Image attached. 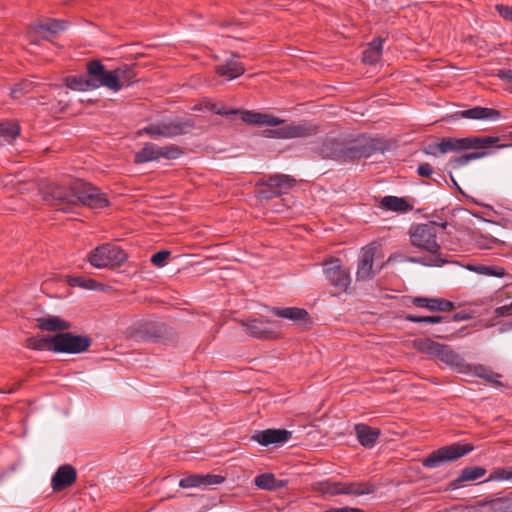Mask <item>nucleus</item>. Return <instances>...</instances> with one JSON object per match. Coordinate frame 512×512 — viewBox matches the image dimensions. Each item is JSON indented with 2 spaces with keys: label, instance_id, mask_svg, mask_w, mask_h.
<instances>
[{
  "label": "nucleus",
  "instance_id": "1a4fd4ad",
  "mask_svg": "<svg viewBox=\"0 0 512 512\" xmlns=\"http://www.w3.org/2000/svg\"><path fill=\"white\" fill-rule=\"evenodd\" d=\"M55 340V353L80 354L89 349L92 344V338L88 335H80L69 332L53 335Z\"/></svg>",
  "mask_w": 512,
  "mask_h": 512
},
{
  "label": "nucleus",
  "instance_id": "473e14b6",
  "mask_svg": "<svg viewBox=\"0 0 512 512\" xmlns=\"http://www.w3.org/2000/svg\"><path fill=\"white\" fill-rule=\"evenodd\" d=\"M413 347L421 353L437 357L439 350L442 349V344L430 338H418L413 341Z\"/></svg>",
  "mask_w": 512,
  "mask_h": 512
},
{
  "label": "nucleus",
  "instance_id": "79ce46f5",
  "mask_svg": "<svg viewBox=\"0 0 512 512\" xmlns=\"http://www.w3.org/2000/svg\"><path fill=\"white\" fill-rule=\"evenodd\" d=\"M20 134V126L17 122L8 123L3 122L0 123V137H4L7 139L14 140Z\"/></svg>",
  "mask_w": 512,
  "mask_h": 512
},
{
  "label": "nucleus",
  "instance_id": "2eb2a0df",
  "mask_svg": "<svg viewBox=\"0 0 512 512\" xmlns=\"http://www.w3.org/2000/svg\"><path fill=\"white\" fill-rule=\"evenodd\" d=\"M292 436V432L286 429L268 428L265 430H256L250 437V440L257 442L262 446L280 445L287 442Z\"/></svg>",
  "mask_w": 512,
  "mask_h": 512
},
{
  "label": "nucleus",
  "instance_id": "0eeeda50",
  "mask_svg": "<svg viewBox=\"0 0 512 512\" xmlns=\"http://www.w3.org/2000/svg\"><path fill=\"white\" fill-rule=\"evenodd\" d=\"M377 487L375 484L366 482H337V481H321L319 483V491L322 494L330 496L336 495H354L362 496L372 494L376 491Z\"/></svg>",
  "mask_w": 512,
  "mask_h": 512
},
{
  "label": "nucleus",
  "instance_id": "f03ea898",
  "mask_svg": "<svg viewBox=\"0 0 512 512\" xmlns=\"http://www.w3.org/2000/svg\"><path fill=\"white\" fill-rule=\"evenodd\" d=\"M377 151L371 140L364 137L355 139H339L327 137L315 152L323 159L349 162L368 158Z\"/></svg>",
  "mask_w": 512,
  "mask_h": 512
},
{
  "label": "nucleus",
  "instance_id": "bb28decb",
  "mask_svg": "<svg viewBox=\"0 0 512 512\" xmlns=\"http://www.w3.org/2000/svg\"><path fill=\"white\" fill-rule=\"evenodd\" d=\"M473 374L476 377H479L486 382L498 386L503 387L504 383L500 381V378H502V375L493 371L490 367H487L482 364L477 365H470V370L468 371V374Z\"/></svg>",
  "mask_w": 512,
  "mask_h": 512
},
{
  "label": "nucleus",
  "instance_id": "4c0bfd02",
  "mask_svg": "<svg viewBox=\"0 0 512 512\" xmlns=\"http://www.w3.org/2000/svg\"><path fill=\"white\" fill-rule=\"evenodd\" d=\"M138 134H147L151 137L168 138L167 121L152 123L138 131Z\"/></svg>",
  "mask_w": 512,
  "mask_h": 512
},
{
  "label": "nucleus",
  "instance_id": "9d476101",
  "mask_svg": "<svg viewBox=\"0 0 512 512\" xmlns=\"http://www.w3.org/2000/svg\"><path fill=\"white\" fill-rule=\"evenodd\" d=\"M319 132V127L310 121L291 123L277 129L266 130L267 136L280 139L309 138Z\"/></svg>",
  "mask_w": 512,
  "mask_h": 512
},
{
  "label": "nucleus",
  "instance_id": "4be33fe9",
  "mask_svg": "<svg viewBox=\"0 0 512 512\" xmlns=\"http://www.w3.org/2000/svg\"><path fill=\"white\" fill-rule=\"evenodd\" d=\"M499 137L495 136H470L465 138H455L456 152L469 149H487L496 144Z\"/></svg>",
  "mask_w": 512,
  "mask_h": 512
},
{
  "label": "nucleus",
  "instance_id": "5fc2aeb1",
  "mask_svg": "<svg viewBox=\"0 0 512 512\" xmlns=\"http://www.w3.org/2000/svg\"><path fill=\"white\" fill-rule=\"evenodd\" d=\"M495 8H496L497 12L499 13V15L503 19L512 22V7L511 6L504 5V4H497Z\"/></svg>",
  "mask_w": 512,
  "mask_h": 512
},
{
  "label": "nucleus",
  "instance_id": "09e8293b",
  "mask_svg": "<svg viewBox=\"0 0 512 512\" xmlns=\"http://www.w3.org/2000/svg\"><path fill=\"white\" fill-rule=\"evenodd\" d=\"M510 480L509 467H500L490 473L484 482Z\"/></svg>",
  "mask_w": 512,
  "mask_h": 512
},
{
  "label": "nucleus",
  "instance_id": "c85d7f7f",
  "mask_svg": "<svg viewBox=\"0 0 512 512\" xmlns=\"http://www.w3.org/2000/svg\"><path fill=\"white\" fill-rule=\"evenodd\" d=\"M385 39L381 37L374 38L363 51L362 60L365 64H376L381 59L383 43Z\"/></svg>",
  "mask_w": 512,
  "mask_h": 512
},
{
  "label": "nucleus",
  "instance_id": "7ed1b4c3",
  "mask_svg": "<svg viewBox=\"0 0 512 512\" xmlns=\"http://www.w3.org/2000/svg\"><path fill=\"white\" fill-rule=\"evenodd\" d=\"M409 238L414 247L428 252L429 255L424 257H408V262L438 267L448 263V260L441 253V247L437 242V231L433 223L411 226Z\"/></svg>",
  "mask_w": 512,
  "mask_h": 512
},
{
  "label": "nucleus",
  "instance_id": "f8f14e48",
  "mask_svg": "<svg viewBox=\"0 0 512 512\" xmlns=\"http://www.w3.org/2000/svg\"><path fill=\"white\" fill-rule=\"evenodd\" d=\"M239 323L246 328L247 333L253 338L275 340L281 337L280 333L271 327L273 322L269 319L254 318L241 320Z\"/></svg>",
  "mask_w": 512,
  "mask_h": 512
},
{
  "label": "nucleus",
  "instance_id": "6ab92c4d",
  "mask_svg": "<svg viewBox=\"0 0 512 512\" xmlns=\"http://www.w3.org/2000/svg\"><path fill=\"white\" fill-rule=\"evenodd\" d=\"M77 480V471L70 464L61 465L51 479V486L55 492H61L71 487Z\"/></svg>",
  "mask_w": 512,
  "mask_h": 512
},
{
  "label": "nucleus",
  "instance_id": "9b49d317",
  "mask_svg": "<svg viewBox=\"0 0 512 512\" xmlns=\"http://www.w3.org/2000/svg\"><path fill=\"white\" fill-rule=\"evenodd\" d=\"M295 184L296 180L286 174L268 175L256 182L257 187H270L271 189H276L277 192L259 194L260 199L266 200L281 196L294 187Z\"/></svg>",
  "mask_w": 512,
  "mask_h": 512
},
{
  "label": "nucleus",
  "instance_id": "3c124183",
  "mask_svg": "<svg viewBox=\"0 0 512 512\" xmlns=\"http://www.w3.org/2000/svg\"><path fill=\"white\" fill-rule=\"evenodd\" d=\"M439 148L440 154H446L451 151L456 152L455 138H443L441 142H439Z\"/></svg>",
  "mask_w": 512,
  "mask_h": 512
},
{
  "label": "nucleus",
  "instance_id": "8fccbe9b",
  "mask_svg": "<svg viewBox=\"0 0 512 512\" xmlns=\"http://www.w3.org/2000/svg\"><path fill=\"white\" fill-rule=\"evenodd\" d=\"M170 251L160 250L151 257V263L157 267H163L170 257Z\"/></svg>",
  "mask_w": 512,
  "mask_h": 512
},
{
  "label": "nucleus",
  "instance_id": "603ef678",
  "mask_svg": "<svg viewBox=\"0 0 512 512\" xmlns=\"http://www.w3.org/2000/svg\"><path fill=\"white\" fill-rule=\"evenodd\" d=\"M479 237L485 241L482 242L480 240H477V246L482 249H491L494 244L499 243V240L492 236H486L480 233Z\"/></svg>",
  "mask_w": 512,
  "mask_h": 512
},
{
  "label": "nucleus",
  "instance_id": "f257e3e1",
  "mask_svg": "<svg viewBox=\"0 0 512 512\" xmlns=\"http://www.w3.org/2000/svg\"><path fill=\"white\" fill-rule=\"evenodd\" d=\"M49 195L53 205L62 211L79 205L91 209H103L110 204L105 193L91 183L82 180L73 181L68 186H53Z\"/></svg>",
  "mask_w": 512,
  "mask_h": 512
},
{
  "label": "nucleus",
  "instance_id": "5701e85b",
  "mask_svg": "<svg viewBox=\"0 0 512 512\" xmlns=\"http://www.w3.org/2000/svg\"><path fill=\"white\" fill-rule=\"evenodd\" d=\"M196 128L194 118L175 117L167 121L168 138L191 133Z\"/></svg>",
  "mask_w": 512,
  "mask_h": 512
},
{
  "label": "nucleus",
  "instance_id": "aec40b11",
  "mask_svg": "<svg viewBox=\"0 0 512 512\" xmlns=\"http://www.w3.org/2000/svg\"><path fill=\"white\" fill-rule=\"evenodd\" d=\"M436 358L459 373L468 374L470 370V364L466 363L465 359L448 345L442 344V349L439 350Z\"/></svg>",
  "mask_w": 512,
  "mask_h": 512
},
{
  "label": "nucleus",
  "instance_id": "ddd939ff",
  "mask_svg": "<svg viewBox=\"0 0 512 512\" xmlns=\"http://www.w3.org/2000/svg\"><path fill=\"white\" fill-rule=\"evenodd\" d=\"M324 274L329 284L340 291H346L351 283L349 272L343 268L340 259L333 258L325 262Z\"/></svg>",
  "mask_w": 512,
  "mask_h": 512
},
{
  "label": "nucleus",
  "instance_id": "052dcab7",
  "mask_svg": "<svg viewBox=\"0 0 512 512\" xmlns=\"http://www.w3.org/2000/svg\"><path fill=\"white\" fill-rule=\"evenodd\" d=\"M271 192H277V191H276V189H271L270 187H263L262 189H259L258 195L260 193H267V194H269Z\"/></svg>",
  "mask_w": 512,
  "mask_h": 512
},
{
  "label": "nucleus",
  "instance_id": "2f4dec72",
  "mask_svg": "<svg viewBox=\"0 0 512 512\" xmlns=\"http://www.w3.org/2000/svg\"><path fill=\"white\" fill-rule=\"evenodd\" d=\"M255 485L264 490H277L286 485V481L276 479L272 473H263L256 476Z\"/></svg>",
  "mask_w": 512,
  "mask_h": 512
},
{
  "label": "nucleus",
  "instance_id": "0e129e2a",
  "mask_svg": "<svg viewBox=\"0 0 512 512\" xmlns=\"http://www.w3.org/2000/svg\"><path fill=\"white\" fill-rule=\"evenodd\" d=\"M439 226H440L441 228L445 229V228H446V226H447V222L440 223V224H439Z\"/></svg>",
  "mask_w": 512,
  "mask_h": 512
},
{
  "label": "nucleus",
  "instance_id": "a878e982",
  "mask_svg": "<svg viewBox=\"0 0 512 512\" xmlns=\"http://www.w3.org/2000/svg\"><path fill=\"white\" fill-rule=\"evenodd\" d=\"M37 327L43 331L63 333L72 327L69 321L59 316L48 315L36 319Z\"/></svg>",
  "mask_w": 512,
  "mask_h": 512
},
{
  "label": "nucleus",
  "instance_id": "58836bf2",
  "mask_svg": "<svg viewBox=\"0 0 512 512\" xmlns=\"http://www.w3.org/2000/svg\"><path fill=\"white\" fill-rule=\"evenodd\" d=\"M67 283L71 287H81L88 290H97L100 284L91 279V278H85L81 276H69L67 278Z\"/></svg>",
  "mask_w": 512,
  "mask_h": 512
},
{
  "label": "nucleus",
  "instance_id": "ea45409f",
  "mask_svg": "<svg viewBox=\"0 0 512 512\" xmlns=\"http://www.w3.org/2000/svg\"><path fill=\"white\" fill-rule=\"evenodd\" d=\"M405 320L413 323H429V324H436L441 323L443 321H448L449 316H439V315H432V316H419L415 314H407L405 315Z\"/></svg>",
  "mask_w": 512,
  "mask_h": 512
},
{
  "label": "nucleus",
  "instance_id": "c756f323",
  "mask_svg": "<svg viewBox=\"0 0 512 512\" xmlns=\"http://www.w3.org/2000/svg\"><path fill=\"white\" fill-rule=\"evenodd\" d=\"M380 204L387 210L399 213H405L413 209V206L405 198L397 196H385L381 199Z\"/></svg>",
  "mask_w": 512,
  "mask_h": 512
},
{
  "label": "nucleus",
  "instance_id": "a19ab883",
  "mask_svg": "<svg viewBox=\"0 0 512 512\" xmlns=\"http://www.w3.org/2000/svg\"><path fill=\"white\" fill-rule=\"evenodd\" d=\"M182 154L183 151L177 145L171 144L163 147L158 146V160L160 158L174 160L179 158Z\"/></svg>",
  "mask_w": 512,
  "mask_h": 512
},
{
  "label": "nucleus",
  "instance_id": "c03bdc74",
  "mask_svg": "<svg viewBox=\"0 0 512 512\" xmlns=\"http://www.w3.org/2000/svg\"><path fill=\"white\" fill-rule=\"evenodd\" d=\"M33 89V82L30 80H22L21 82L15 84V86L11 89V96L14 99H18L20 96L31 92Z\"/></svg>",
  "mask_w": 512,
  "mask_h": 512
},
{
  "label": "nucleus",
  "instance_id": "4d7b16f0",
  "mask_svg": "<svg viewBox=\"0 0 512 512\" xmlns=\"http://www.w3.org/2000/svg\"><path fill=\"white\" fill-rule=\"evenodd\" d=\"M471 318H472V315L470 313H468L466 311H459V312L455 313L452 317H449V320L447 322L467 321V320H470Z\"/></svg>",
  "mask_w": 512,
  "mask_h": 512
},
{
  "label": "nucleus",
  "instance_id": "e433bc0d",
  "mask_svg": "<svg viewBox=\"0 0 512 512\" xmlns=\"http://www.w3.org/2000/svg\"><path fill=\"white\" fill-rule=\"evenodd\" d=\"M68 26L69 22L66 20L47 19L46 21L40 23L37 28L40 31L57 34L59 32L65 31Z\"/></svg>",
  "mask_w": 512,
  "mask_h": 512
},
{
  "label": "nucleus",
  "instance_id": "a211bd4d",
  "mask_svg": "<svg viewBox=\"0 0 512 512\" xmlns=\"http://www.w3.org/2000/svg\"><path fill=\"white\" fill-rule=\"evenodd\" d=\"M377 247L370 244L362 249L359 257L356 277L358 281L369 280L374 277L373 261Z\"/></svg>",
  "mask_w": 512,
  "mask_h": 512
},
{
  "label": "nucleus",
  "instance_id": "338daca9",
  "mask_svg": "<svg viewBox=\"0 0 512 512\" xmlns=\"http://www.w3.org/2000/svg\"><path fill=\"white\" fill-rule=\"evenodd\" d=\"M482 220H483L484 222L494 224V222H492V221H488L487 219H482Z\"/></svg>",
  "mask_w": 512,
  "mask_h": 512
},
{
  "label": "nucleus",
  "instance_id": "49530a36",
  "mask_svg": "<svg viewBox=\"0 0 512 512\" xmlns=\"http://www.w3.org/2000/svg\"><path fill=\"white\" fill-rule=\"evenodd\" d=\"M201 487L219 485L225 481V477L216 474H200Z\"/></svg>",
  "mask_w": 512,
  "mask_h": 512
},
{
  "label": "nucleus",
  "instance_id": "72a5a7b5",
  "mask_svg": "<svg viewBox=\"0 0 512 512\" xmlns=\"http://www.w3.org/2000/svg\"><path fill=\"white\" fill-rule=\"evenodd\" d=\"M158 160V146L154 143L147 142L143 148L135 153L134 162L136 164H143Z\"/></svg>",
  "mask_w": 512,
  "mask_h": 512
},
{
  "label": "nucleus",
  "instance_id": "6e6d98bb",
  "mask_svg": "<svg viewBox=\"0 0 512 512\" xmlns=\"http://www.w3.org/2000/svg\"><path fill=\"white\" fill-rule=\"evenodd\" d=\"M417 173L423 178H428L433 174V167L429 163H422L418 166Z\"/></svg>",
  "mask_w": 512,
  "mask_h": 512
},
{
  "label": "nucleus",
  "instance_id": "37998d69",
  "mask_svg": "<svg viewBox=\"0 0 512 512\" xmlns=\"http://www.w3.org/2000/svg\"><path fill=\"white\" fill-rule=\"evenodd\" d=\"M472 270L487 276L503 277L505 275V269L500 266L479 265L472 268Z\"/></svg>",
  "mask_w": 512,
  "mask_h": 512
},
{
  "label": "nucleus",
  "instance_id": "c9c22d12",
  "mask_svg": "<svg viewBox=\"0 0 512 512\" xmlns=\"http://www.w3.org/2000/svg\"><path fill=\"white\" fill-rule=\"evenodd\" d=\"M488 154L489 153H488V151H486V149H479L474 152L463 154L459 157H454L450 160L449 163L453 168H459V167L465 166L472 160H477V159L483 158V157L487 156Z\"/></svg>",
  "mask_w": 512,
  "mask_h": 512
},
{
  "label": "nucleus",
  "instance_id": "b1692460",
  "mask_svg": "<svg viewBox=\"0 0 512 512\" xmlns=\"http://www.w3.org/2000/svg\"><path fill=\"white\" fill-rule=\"evenodd\" d=\"M477 506L487 507L490 512H512V491L500 497H487L478 501Z\"/></svg>",
  "mask_w": 512,
  "mask_h": 512
},
{
  "label": "nucleus",
  "instance_id": "393cba45",
  "mask_svg": "<svg viewBox=\"0 0 512 512\" xmlns=\"http://www.w3.org/2000/svg\"><path fill=\"white\" fill-rule=\"evenodd\" d=\"M358 442L365 448L375 446L381 431L364 423L356 424L354 427Z\"/></svg>",
  "mask_w": 512,
  "mask_h": 512
},
{
  "label": "nucleus",
  "instance_id": "cd10ccee",
  "mask_svg": "<svg viewBox=\"0 0 512 512\" xmlns=\"http://www.w3.org/2000/svg\"><path fill=\"white\" fill-rule=\"evenodd\" d=\"M486 473H487V470L481 466L465 467L464 469L461 470L458 477L450 483V487L452 489H456L462 483L469 482V481H475V480L485 476Z\"/></svg>",
  "mask_w": 512,
  "mask_h": 512
},
{
  "label": "nucleus",
  "instance_id": "13d9d810",
  "mask_svg": "<svg viewBox=\"0 0 512 512\" xmlns=\"http://www.w3.org/2000/svg\"><path fill=\"white\" fill-rule=\"evenodd\" d=\"M494 313L497 317L512 315V302L509 305L497 307Z\"/></svg>",
  "mask_w": 512,
  "mask_h": 512
},
{
  "label": "nucleus",
  "instance_id": "f3484780",
  "mask_svg": "<svg viewBox=\"0 0 512 512\" xmlns=\"http://www.w3.org/2000/svg\"><path fill=\"white\" fill-rule=\"evenodd\" d=\"M268 310L275 316L300 323L304 329H309L312 325L311 317L306 309L298 307H270Z\"/></svg>",
  "mask_w": 512,
  "mask_h": 512
},
{
  "label": "nucleus",
  "instance_id": "6e6552de",
  "mask_svg": "<svg viewBox=\"0 0 512 512\" xmlns=\"http://www.w3.org/2000/svg\"><path fill=\"white\" fill-rule=\"evenodd\" d=\"M127 260L126 252L117 245L104 244L89 255V263L96 268L119 267Z\"/></svg>",
  "mask_w": 512,
  "mask_h": 512
},
{
  "label": "nucleus",
  "instance_id": "4468645a",
  "mask_svg": "<svg viewBox=\"0 0 512 512\" xmlns=\"http://www.w3.org/2000/svg\"><path fill=\"white\" fill-rule=\"evenodd\" d=\"M95 62H99V60L93 59L87 62L85 75H75L66 77V86L76 91L94 90L103 86L101 76H94L92 72L89 71L90 65L94 64Z\"/></svg>",
  "mask_w": 512,
  "mask_h": 512
},
{
  "label": "nucleus",
  "instance_id": "423d86ee",
  "mask_svg": "<svg viewBox=\"0 0 512 512\" xmlns=\"http://www.w3.org/2000/svg\"><path fill=\"white\" fill-rule=\"evenodd\" d=\"M474 449L470 443L462 444L456 442L447 446H443L422 460V465L426 468H438L446 463L454 462L461 457L467 455Z\"/></svg>",
  "mask_w": 512,
  "mask_h": 512
},
{
  "label": "nucleus",
  "instance_id": "7c9ffc66",
  "mask_svg": "<svg viewBox=\"0 0 512 512\" xmlns=\"http://www.w3.org/2000/svg\"><path fill=\"white\" fill-rule=\"evenodd\" d=\"M245 72V68L242 63L228 60L224 64L216 67V73L219 76L227 77L229 80L235 79Z\"/></svg>",
  "mask_w": 512,
  "mask_h": 512
},
{
  "label": "nucleus",
  "instance_id": "f704fd0d",
  "mask_svg": "<svg viewBox=\"0 0 512 512\" xmlns=\"http://www.w3.org/2000/svg\"><path fill=\"white\" fill-rule=\"evenodd\" d=\"M27 347L33 350H47L54 352L55 340L53 336L46 335L42 337H30L27 339Z\"/></svg>",
  "mask_w": 512,
  "mask_h": 512
},
{
  "label": "nucleus",
  "instance_id": "dca6fc26",
  "mask_svg": "<svg viewBox=\"0 0 512 512\" xmlns=\"http://www.w3.org/2000/svg\"><path fill=\"white\" fill-rule=\"evenodd\" d=\"M140 332L143 339L153 342L171 340L174 337L173 329L161 321L146 322L142 325Z\"/></svg>",
  "mask_w": 512,
  "mask_h": 512
},
{
  "label": "nucleus",
  "instance_id": "20e7f679",
  "mask_svg": "<svg viewBox=\"0 0 512 512\" xmlns=\"http://www.w3.org/2000/svg\"><path fill=\"white\" fill-rule=\"evenodd\" d=\"M137 68L138 66L135 63L122 64L114 70L107 71L99 60V62L90 65L89 71L94 76H101L104 87L113 91H119L123 87H128L137 81Z\"/></svg>",
  "mask_w": 512,
  "mask_h": 512
},
{
  "label": "nucleus",
  "instance_id": "e2e57ef3",
  "mask_svg": "<svg viewBox=\"0 0 512 512\" xmlns=\"http://www.w3.org/2000/svg\"><path fill=\"white\" fill-rule=\"evenodd\" d=\"M231 55H232L233 58H240L241 57V55L239 53H237V52H233Z\"/></svg>",
  "mask_w": 512,
  "mask_h": 512
},
{
  "label": "nucleus",
  "instance_id": "412c9836",
  "mask_svg": "<svg viewBox=\"0 0 512 512\" xmlns=\"http://www.w3.org/2000/svg\"><path fill=\"white\" fill-rule=\"evenodd\" d=\"M500 116V111L494 108L475 106L471 109L457 111L451 115L450 118L453 120H458L460 118L473 120H497Z\"/></svg>",
  "mask_w": 512,
  "mask_h": 512
},
{
  "label": "nucleus",
  "instance_id": "de8ad7c7",
  "mask_svg": "<svg viewBox=\"0 0 512 512\" xmlns=\"http://www.w3.org/2000/svg\"><path fill=\"white\" fill-rule=\"evenodd\" d=\"M200 474L189 475L180 479L179 486L183 489L201 487Z\"/></svg>",
  "mask_w": 512,
  "mask_h": 512
},
{
  "label": "nucleus",
  "instance_id": "69168bd1",
  "mask_svg": "<svg viewBox=\"0 0 512 512\" xmlns=\"http://www.w3.org/2000/svg\"><path fill=\"white\" fill-rule=\"evenodd\" d=\"M510 480H512V466L509 467Z\"/></svg>",
  "mask_w": 512,
  "mask_h": 512
},
{
  "label": "nucleus",
  "instance_id": "39448f33",
  "mask_svg": "<svg viewBox=\"0 0 512 512\" xmlns=\"http://www.w3.org/2000/svg\"><path fill=\"white\" fill-rule=\"evenodd\" d=\"M205 108L209 111H212L213 113L217 115L222 116H230V115H236L239 114L241 116V120L247 124L251 125H267V126H278L284 122V120L277 118L275 116H272L270 114L265 113H259L249 110H239V109H229L226 108L224 105H219L212 102H207L205 104Z\"/></svg>",
  "mask_w": 512,
  "mask_h": 512
},
{
  "label": "nucleus",
  "instance_id": "a18cd8bd",
  "mask_svg": "<svg viewBox=\"0 0 512 512\" xmlns=\"http://www.w3.org/2000/svg\"><path fill=\"white\" fill-rule=\"evenodd\" d=\"M436 300L437 298L429 297H411V303L420 308H425L431 312H436Z\"/></svg>",
  "mask_w": 512,
  "mask_h": 512
},
{
  "label": "nucleus",
  "instance_id": "864d4df0",
  "mask_svg": "<svg viewBox=\"0 0 512 512\" xmlns=\"http://www.w3.org/2000/svg\"><path fill=\"white\" fill-rule=\"evenodd\" d=\"M435 307L436 311L449 312L455 308V304L449 300L437 298Z\"/></svg>",
  "mask_w": 512,
  "mask_h": 512
},
{
  "label": "nucleus",
  "instance_id": "680f3d73",
  "mask_svg": "<svg viewBox=\"0 0 512 512\" xmlns=\"http://www.w3.org/2000/svg\"><path fill=\"white\" fill-rule=\"evenodd\" d=\"M510 138L512 139V132L510 133ZM505 147H512V144H510V145H504V144H502V145H498V146H497V148H499V149H501V148H505Z\"/></svg>",
  "mask_w": 512,
  "mask_h": 512
},
{
  "label": "nucleus",
  "instance_id": "bf43d9fd",
  "mask_svg": "<svg viewBox=\"0 0 512 512\" xmlns=\"http://www.w3.org/2000/svg\"><path fill=\"white\" fill-rule=\"evenodd\" d=\"M423 152L426 155L438 156L440 154L439 143H430L424 147Z\"/></svg>",
  "mask_w": 512,
  "mask_h": 512
}]
</instances>
